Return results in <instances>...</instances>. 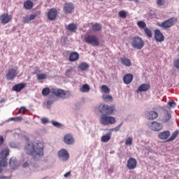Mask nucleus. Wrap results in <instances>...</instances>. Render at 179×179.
I'll list each match as a JSON object with an SVG mask.
<instances>
[{"label":"nucleus","mask_w":179,"mask_h":179,"mask_svg":"<svg viewBox=\"0 0 179 179\" xmlns=\"http://www.w3.org/2000/svg\"><path fill=\"white\" fill-rule=\"evenodd\" d=\"M24 151L27 155L33 156L34 160H38L41 156H44L43 144L41 143L29 142L24 146Z\"/></svg>","instance_id":"nucleus-1"},{"label":"nucleus","mask_w":179,"mask_h":179,"mask_svg":"<svg viewBox=\"0 0 179 179\" xmlns=\"http://www.w3.org/2000/svg\"><path fill=\"white\" fill-rule=\"evenodd\" d=\"M50 93H52L56 97H59L60 99H68L71 96V92L65 91L59 88H48L45 87L42 90V94L45 96H48Z\"/></svg>","instance_id":"nucleus-2"},{"label":"nucleus","mask_w":179,"mask_h":179,"mask_svg":"<svg viewBox=\"0 0 179 179\" xmlns=\"http://www.w3.org/2000/svg\"><path fill=\"white\" fill-rule=\"evenodd\" d=\"M99 110L102 115H113V114L115 111V106H110L107 104H100L99 106Z\"/></svg>","instance_id":"nucleus-3"},{"label":"nucleus","mask_w":179,"mask_h":179,"mask_svg":"<svg viewBox=\"0 0 179 179\" xmlns=\"http://www.w3.org/2000/svg\"><path fill=\"white\" fill-rule=\"evenodd\" d=\"M131 40V45L133 48H136V50H142V48H143L145 46L143 39L138 36H134Z\"/></svg>","instance_id":"nucleus-4"},{"label":"nucleus","mask_w":179,"mask_h":179,"mask_svg":"<svg viewBox=\"0 0 179 179\" xmlns=\"http://www.w3.org/2000/svg\"><path fill=\"white\" fill-rule=\"evenodd\" d=\"M117 122L115 118L108 115H101L100 117V124L101 125H113Z\"/></svg>","instance_id":"nucleus-5"},{"label":"nucleus","mask_w":179,"mask_h":179,"mask_svg":"<svg viewBox=\"0 0 179 179\" xmlns=\"http://www.w3.org/2000/svg\"><path fill=\"white\" fill-rule=\"evenodd\" d=\"M84 40L87 44H92L94 47H99L100 45V41L95 35H88L85 36Z\"/></svg>","instance_id":"nucleus-6"},{"label":"nucleus","mask_w":179,"mask_h":179,"mask_svg":"<svg viewBox=\"0 0 179 179\" xmlns=\"http://www.w3.org/2000/svg\"><path fill=\"white\" fill-rule=\"evenodd\" d=\"M177 23V17H172L158 25L162 29H170L172 26H174Z\"/></svg>","instance_id":"nucleus-7"},{"label":"nucleus","mask_w":179,"mask_h":179,"mask_svg":"<svg viewBox=\"0 0 179 179\" xmlns=\"http://www.w3.org/2000/svg\"><path fill=\"white\" fill-rule=\"evenodd\" d=\"M8 156H9V149H3L0 152V161L3 166H8Z\"/></svg>","instance_id":"nucleus-8"},{"label":"nucleus","mask_w":179,"mask_h":179,"mask_svg":"<svg viewBox=\"0 0 179 179\" xmlns=\"http://www.w3.org/2000/svg\"><path fill=\"white\" fill-rule=\"evenodd\" d=\"M17 73H19V72H17V67L15 69H10L6 74V78L7 80H13V79L17 76Z\"/></svg>","instance_id":"nucleus-9"},{"label":"nucleus","mask_w":179,"mask_h":179,"mask_svg":"<svg viewBox=\"0 0 179 179\" xmlns=\"http://www.w3.org/2000/svg\"><path fill=\"white\" fill-rule=\"evenodd\" d=\"M75 6L72 3H65L63 7V10L65 15H69L73 12Z\"/></svg>","instance_id":"nucleus-10"},{"label":"nucleus","mask_w":179,"mask_h":179,"mask_svg":"<svg viewBox=\"0 0 179 179\" xmlns=\"http://www.w3.org/2000/svg\"><path fill=\"white\" fill-rule=\"evenodd\" d=\"M58 157L62 162L69 160V153H68V151L65 149H62L58 152Z\"/></svg>","instance_id":"nucleus-11"},{"label":"nucleus","mask_w":179,"mask_h":179,"mask_svg":"<svg viewBox=\"0 0 179 179\" xmlns=\"http://www.w3.org/2000/svg\"><path fill=\"white\" fill-rule=\"evenodd\" d=\"M149 128H150L152 131L159 132V131H162L163 129V125L162 124V123H159L155 121L150 123V124L149 125Z\"/></svg>","instance_id":"nucleus-12"},{"label":"nucleus","mask_w":179,"mask_h":179,"mask_svg":"<svg viewBox=\"0 0 179 179\" xmlns=\"http://www.w3.org/2000/svg\"><path fill=\"white\" fill-rule=\"evenodd\" d=\"M58 15V11L56 8H50L47 14L48 19L49 20H55L57 19V15Z\"/></svg>","instance_id":"nucleus-13"},{"label":"nucleus","mask_w":179,"mask_h":179,"mask_svg":"<svg viewBox=\"0 0 179 179\" xmlns=\"http://www.w3.org/2000/svg\"><path fill=\"white\" fill-rule=\"evenodd\" d=\"M138 164V162L135 158H129L127 161V167L129 169V170H134V169H136V166Z\"/></svg>","instance_id":"nucleus-14"},{"label":"nucleus","mask_w":179,"mask_h":179,"mask_svg":"<svg viewBox=\"0 0 179 179\" xmlns=\"http://www.w3.org/2000/svg\"><path fill=\"white\" fill-rule=\"evenodd\" d=\"M64 141L66 145H73V143H75V138H73L72 134H67L64 137Z\"/></svg>","instance_id":"nucleus-15"},{"label":"nucleus","mask_w":179,"mask_h":179,"mask_svg":"<svg viewBox=\"0 0 179 179\" xmlns=\"http://www.w3.org/2000/svg\"><path fill=\"white\" fill-rule=\"evenodd\" d=\"M0 20H1V23H2V24H7V23H9V22L10 20H12V15H8V14H2L0 16Z\"/></svg>","instance_id":"nucleus-16"},{"label":"nucleus","mask_w":179,"mask_h":179,"mask_svg":"<svg viewBox=\"0 0 179 179\" xmlns=\"http://www.w3.org/2000/svg\"><path fill=\"white\" fill-rule=\"evenodd\" d=\"M171 119V113L168 110L164 109L162 113V122H169Z\"/></svg>","instance_id":"nucleus-17"},{"label":"nucleus","mask_w":179,"mask_h":179,"mask_svg":"<svg viewBox=\"0 0 179 179\" xmlns=\"http://www.w3.org/2000/svg\"><path fill=\"white\" fill-rule=\"evenodd\" d=\"M155 38L159 43H162V41H164V36L162 34V31L159 29H156L155 31Z\"/></svg>","instance_id":"nucleus-18"},{"label":"nucleus","mask_w":179,"mask_h":179,"mask_svg":"<svg viewBox=\"0 0 179 179\" xmlns=\"http://www.w3.org/2000/svg\"><path fill=\"white\" fill-rule=\"evenodd\" d=\"M134 80V76L131 73L125 74L123 77V81L125 85H129L131 82Z\"/></svg>","instance_id":"nucleus-19"},{"label":"nucleus","mask_w":179,"mask_h":179,"mask_svg":"<svg viewBox=\"0 0 179 179\" xmlns=\"http://www.w3.org/2000/svg\"><path fill=\"white\" fill-rule=\"evenodd\" d=\"M26 87V84L22 83H19L15 85H14L13 87V90H14V92H22V90H23V89H24Z\"/></svg>","instance_id":"nucleus-20"},{"label":"nucleus","mask_w":179,"mask_h":179,"mask_svg":"<svg viewBox=\"0 0 179 179\" xmlns=\"http://www.w3.org/2000/svg\"><path fill=\"white\" fill-rule=\"evenodd\" d=\"M170 135H171L170 131H165L163 132H160L158 134V138L159 139H162V141H164L166 139H168Z\"/></svg>","instance_id":"nucleus-21"},{"label":"nucleus","mask_w":179,"mask_h":179,"mask_svg":"<svg viewBox=\"0 0 179 179\" xmlns=\"http://www.w3.org/2000/svg\"><path fill=\"white\" fill-rule=\"evenodd\" d=\"M149 89H150V84H142L137 89V93H139V92H148Z\"/></svg>","instance_id":"nucleus-22"},{"label":"nucleus","mask_w":179,"mask_h":179,"mask_svg":"<svg viewBox=\"0 0 179 179\" xmlns=\"http://www.w3.org/2000/svg\"><path fill=\"white\" fill-rule=\"evenodd\" d=\"M159 117V114H157V112L155 111H150L147 113V118L148 120H156Z\"/></svg>","instance_id":"nucleus-23"},{"label":"nucleus","mask_w":179,"mask_h":179,"mask_svg":"<svg viewBox=\"0 0 179 179\" xmlns=\"http://www.w3.org/2000/svg\"><path fill=\"white\" fill-rule=\"evenodd\" d=\"M78 59H79V53H78L77 52H73L70 54V62H75V61H78Z\"/></svg>","instance_id":"nucleus-24"},{"label":"nucleus","mask_w":179,"mask_h":179,"mask_svg":"<svg viewBox=\"0 0 179 179\" xmlns=\"http://www.w3.org/2000/svg\"><path fill=\"white\" fill-rule=\"evenodd\" d=\"M120 62L122 64V65H124V66H131L132 65V63L131 62V59L123 57L120 58Z\"/></svg>","instance_id":"nucleus-25"},{"label":"nucleus","mask_w":179,"mask_h":179,"mask_svg":"<svg viewBox=\"0 0 179 179\" xmlns=\"http://www.w3.org/2000/svg\"><path fill=\"white\" fill-rule=\"evenodd\" d=\"M66 29L71 33H76V30H78V26H76V24L72 23L69 24Z\"/></svg>","instance_id":"nucleus-26"},{"label":"nucleus","mask_w":179,"mask_h":179,"mask_svg":"<svg viewBox=\"0 0 179 179\" xmlns=\"http://www.w3.org/2000/svg\"><path fill=\"white\" fill-rule=\"evenodd\" d=\"M34 6L33 1L28 0L24 3V8L27 10L31 9Z\"/></svg>","instance_id":"nucleus-27"},{"label":"nucleus","mask_w":179,"mask_h":179,"mask_svg":"<svg viewBox=\"0 0 179 179\" xmlns=\"http://www.w3.org/2000/svg\"><path fill=\"white\" fill-rule=\"evenodd\" d=\"M9 164L11 169H16V164H17V161L16 160V158L11 157L9 161Z\"/></svg>","instance_id":"nucleus-28"},{"label":"nucleus","mask_w":179,"mask_h":179,"mask_svg":"<svg viewBox=\"0 0 179 179\" xmlns=\"http://www.w3.org/2000/svg\"><path fill=\"white\" fill-rule=\"evenodd\" d=\"M110 139H111V134L108 133L101 137V142H103L104 143H106L108 142Z\"/></svg>","instance_id":"nucleus-29"},{"label":"nucleus","mask_w":179,"mask_h":179,"mask_svg":"<svg viewBox=\"0 0 179 179\" xmlns=\"http://www.w3.org/2000/svg\"><path fill=\"white\" fill-rule=\"evenodd\" d=\"M101 29H103V27L99 23H95L92 25V30L94 31H100Z\"/></svg>","instance_id":"nucleus-30"},{"label":"nucleus","mask_w":179,"mask_h":179,"mask_svg":"<svg viewBox=\"0 0 179 179\" xmlns=\"http://www.w3.org/2000/svg\"><path fill=\"white\" fill-rule=\"evenodd\" d=\"M80 91L82 93H87V92L90 91V87L87 84H85L83 87L80 89Z\"/></svg>","instance_id":"nucleus-31"},{"label":"nucleus","mask_w":179,"mask_h":179,"mask_svg":"<svg viewBox=\"0 0 179 179\" xmlns=\"http://www.w3.org/2000/svg\"><path fill=\"white\" fill-rule=\"evenodd\" d=\"M179 131L178 130L175 131L171 136L167 140V142H172V141H174L177 136H178Z\"/></svg>","instance_id":"nucleus-32"},{"label":"nucleus","mask_w":179,"mask_h":179,"mask_svg":"<svg viewBox=\"0 0 179 179\" xmlns=\"http://www.w3.org/2000/svg\"><path fill=\"white\" fill-rule=\"evenodd\" d=\"M78 68H80L81 71H86V69H89V64H87V63L83 62L79 64Z\"/></svg>","instance_id":"nucleus-33"},{"label":"nucleus","mask_w":179,"mask_h":179,"mask_svg":"<svg viewBox=\"0 0 179 179\" xmlns=\"http://www.w3.org/2000/svg\"><path fill=\"white\" fill-rule=\"evenodd\" d=\"M137 26H138L140 29H145L146 27V23L143 21H138L137 22Z\"/></svg>","instance_id":"nucleus-34"},{"label":"nucleus","mask_w":179,"mask_h":179,"mask_svg":"<svg viewBox=\"0 0 179 179\" xmlns=\"http://www.w3.org/2000/svg\"><path fill=\"white\" fill-rule=\"evenodd\" d=\"M23 120V117H11L8 120V121H15V122H19Z\"/></svg>","instance_id":"nucleus-35"},{"label":"nucleus","mask_w":179,"mask_h":179,"mask_svg":"<svg viewBox=\"0 0 179 179\" xmlns=\"http://www.w3.org/2000/svg\"><path fill=\"white\" fill-rule=\"evenodd\" d=\"M119 16L122 19H125L127 17V12L125 10H120L119 12Z\"/></svg>","instance_id":"nucleus-36"},{"label":"nucleus","mask_w":179,"mask_h":179,"mask_svg":"<svg viewBox=\"0 0 179 179\" xmlns=\"http://www.w3.org/2000/svg\"><path fill=\"white\" fill-rule=\"evenodd\" d=\"M103 99L105 101H113V96L111 95H103Z\"/></svg>","instance_id":"nucleus-37"},{"label":"nucleus","mask_w":179,"mask_h":179,"mask_svg":"<svg viewBox=\"0 0 179 179\" xmlns=\"http://www.w3.org/2000/svg\"><path fill=\"white\" fill-rule=\"evenodd\" d=\"M126 146H131L132 145V137H129L125 141Z\"/></svg>","instance_id":"nucleus-38"},{"label":"nucleus","mask_w":179,"mask_h":179,"mask_svg":"<svg viewBox=\"0 0 179 179\" xmlns=\"http://www.w3.org/2000/svg\"><path fill=\"white\" fill-rule=\"evenodd\" d=\"M101 90L103 92V93H110V88H108L107 85H102Z\"/></svg>","instance_id":"nucleus-39"},{"label":"nucleus","mask_w":179,"mask_h":179,"mask_svg":"<svg viewBox=\"0 0 179 179\" xmlns=\"http://www.w3.org/2000/svg\"><path fill=\"white\" fill-rule=\"evenodd\" d=\"M46 78H47V75H45L44 73L37 75V78L38 80H43V79H45Z\"/></svg>","instance_id":"nucleus-40"},{"label":"nucleus","mask_w":179,"mask_h":179,"mask_svg":"<svg viewBox=\"0 0 179 179\" xmlns=\"http://www.w3.org/2000/svg\"><path fill=\"white\" fill-rule=\"evenodd\" d=\"M26 111H27V109L26 108V107L22 106L20 108L18 113L19 114H24L26 113Z\"/></svg>","instance_id":"nucleus-41"},{"label":"nucleus","mask_w":179,"mask_h":179,"mask_svg":"<svg viewBox=\"0 0 179 179\" xmlns=\"http://www.w3.org/2000/svg\"><path fill=\"white\" fill-rule=\"evenodd\" d=\"M166 3V0H157V5L158 6H163Z\"/></svg>","instance_id":"nucleus-42"},{"label":"nucleus","mask_w":179,"mask_h":179,"mask_svg":"<svg viewBox=\"0 0 179 179\" xmlns=\"http://www.w3.org/2000/svg\"><path fill=\"white\" fill-rule=\"evenodd\" d=\"M145 33L148 36V37H152V31H150L149 28L145 29Z\"/></svg>","instance_id":"nucleus-43"},{"label":"nucleus","mask_w":179,"mask_h":179,"mask_svg":"<svg viewBox=\"0 0 179 179\" xmlns=\"http://www.w3.org/2000/svg\"><path fill=\"white\" fill-rule=\"evenodd\" d=\"M52 125H54V127H56L57 128H61V127H62L61 123L55 122V121H52Z\"/></svg>","instance_id":"nucleus-44"},{"label":"nucleus","mask_w":179,"mask_h":179,"mask_svg":"<svg viewBox=\"0 0 179 179\" xmlns=\"http://www.w3.org/2000/svg\"><path fill=\"white\" fill-rule=\"evenodd\" d=\"M31 20L29 18V17H23V23H30Z\"/></svg>","instance_id":"nucleus-45"},{"label":"nucleus","mask_w":179,"mask_h":179,"mask_svg":"<svg viewBox=\"0 0 179 179\" xmlns=\"http://www.w3.org/2000/svg\"><path fill=\"white\" fill-rule=\"evenodd\" d=\"M168 106H169V107L174 108V107H176V102H175L174 101H169V102H168Z\"/></svg>","instance_id":"nucleus-46"},{"label":"nucleus","mask_w":179,"mask_h":179,"mask_svg":"<svg viewBox=\"0 0 179 179\" xmlns=\"http://www.w3.org/2000/svg\"><path fill=\"white\" fill-rule=\"evenodd\" d=\"M6 166L8 165L2 164V162L0 161V174L2 173V172L3 171V167H6Z\"/></svg>","instance_id":"nucleus-47"},{"label":"nucleus","mask_w":179,"mask_h":179,"mask_svg":"<svg viewBox=\"0 0 179 179\" xmlns=\"http://www.w3.org/2000/svg\"><path fill=\"white\" fill-rule=\"evenodd\" d=\"M38 14H32L29 17V20L31 21V20H34L35 18L36 17V16H38Z\"/></svg>","instance_id":"nucleus-48"},{"label":"nucleus","mask_w":179,"mask_h":179,"mask_svg":"<svg viewBox=\"0 0 179 179\" xmlns=\"http://www.w3.org/2000/svg\"><path fill=\"white\" fill-rule=\"evenodd\" d=\"M174 66H175V68H177L178 69H179V59H176L174 62Z\"/></svg>","instance_id":"nucleus-49"},{"label":"nucleus","mask_w":179,"mask_h":179,"mask_svg":"<svg viewBox=\"0 0 179 179\" xmlns=\"http://www.w3.org/2000/svg\"><path fill=\"white\" fill-rule=\"evenodd\" d=\"M42 124H48V119L43 117L41 119Z\"/></svg>","instance_id":"nucleus-50"},{"label":"nucleus","mask_w":179,"mask_h":179,"mask_svg":"<svg viewBox=\"0 0 179 179\" xmlns=\"http://www.w3.org/2000/svg\"><path fill=\"white\" fill-rule=\"evenodd\" d=\"M4 139L3 136H0V146H2L3 145Z\"/></svg>","instance_id":"nucleus-51"},{"label":"nucleus","mask_w":179,"mask_h":179,"mask_svg":"<svg viewBox=\"0 0 179 179\" xmlns=\"http://www.w3.org/2000/svg\"><path fill=\"white\" fill-rule=\"evenodd\" d=\"M73 69H69L66 71V75L68 76L69 75V73H71Z\"/></svg>","instance_id":"nucleus-52"},{"label":"nucleus","mask_w":179,"mask_h":179,"mask_svg":"<svg viewBox=\"0 0 179 179\" xmlns=\"http://www.w3.org/2000/svg\"><path fill=\"white\" fill-rule=\"evenodd\" d=\"M69 176H71V172L66 173L64 176L65 177V178H68Z\"/></svg>","instance_id":"nucleus-53"},{"label":"nucleus","mask_w":179,"mask_h":179,"mask_svg":"<svg viewBox=\"0 0 179 179\" xmlns=\"http://www.w3.org/2000/svg\"><path fill=\"white\" fill-rule=\"evenodd\" d=\"M22 166L24 168L29 167V162H25L23 164Z\"/></svg>","instance_id":"nucleus-54"},{"label":"nucleus","mask_w":179,"mask_h":179,"mask_svg":"<svg viewBox=\"0 0 179 179\" xmlns=\"http://www.w3.org/2000/svg\"><path fill=\"white\" fill-rule=\"evenodd\" d=\"M53 101H47V105L48 106H51L52 104Z\"/></svg>","instance_id":"nucleus-55"},{"label":"nucleus","mask_w":179,"mask_h":179,"mask_svg":"<svg viewBox=\"0 0 179 179\" xmlns=\"http://www.w3.org/2000/svg\"><path fill=\"white\" fill-rule=\"evenodd\" d=\"M34 73H40V70H38V69H36L34 71Z\"/></svg>","instance_id":"nucleus-56"},{"label":"nucleus","mask_w":179,"mask_h":179,"mask_svg":"<svg viewBox=\"0 0 179 179\" xmlns=\"http://www.w3.org/2000/svg\"><path fill=\"white\" fill-rule=\"evenodd\" d=\"M167 108H168V110H170V108H169L167 106L164 107V110H167Z\"/></svg>","instance_id":"nucleus-57"},{"label":"nucleus","mask_w":179,"mask_h":179,"mask_svg":"<svg viewBox=\"0 0 179 179\" xmlns=\"http://www.w3.org/2000/svg\"><path fill=\"white\" fill-rule=\"evenodd\" d=\"M5 176H0V179H5Z\"/></svg>","instance_id":"nucleus-58"},{"label":"nucleus","mask_w":179,"mask_h":179,"mask_svg":"<svg viewBox=\"0 0 179 179\" xmlns=\"http://www.w3.org/2000/svg\"><path fill=\"white\" fill-rule=\"evenodd\" d=\"M122 125V123H121V124L117 127V128H120Z\"/></svg>","instance_id":"nucleus-59"},{"label":"nucleus","mask_w":179,"mask_h":179,"mask_svg":"<svg viewBox=\"0 0 179 179\" xmlns=\"http://www.w3.org/2000/svg\"><path fill=\"white\" fill-rule=\"evenodd\" d=\"M41 13H38V15H40Z\"/></svg>","instance_id":"nucleus-60"},{"label":"nucleus","mask_w":179,"mask_h":179,"mask_svg":"<svg viewBox=\"0 0 179 179\" xmlns=\"http://www.w3.org/2000/svg\"><path fill=\"white\" fill-rule=\"evenodd\" d=\"M129 1H132V0H129Z\"/></svg>","instance_id":"nucleus-61"}]
</instances>
